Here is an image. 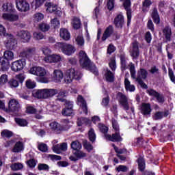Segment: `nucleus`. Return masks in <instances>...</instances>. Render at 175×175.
I'll return each mask as SVG.
<instances>
[{
	"instance_id": "obj_56",
	"label": "nucleus",
	"mask_w": 175,
	"mask_h": 175,
	"mask_svg": "<svg viewBox=\"0 0 175 175\" xmlns=\"http://www.w3.org/2000/svg\"><path fill=\"white\" fill-rule=\"evenodd\" d=\"M26 113H28V114H35V113H36V109L31 105H27L26 107Z\"/></svg>"
},
{
	"instance_id": "obj_19",
	"label": "nucleus",
	"mask_w": 175,
	"mask_h": 175,
	"mask_svg": "<svg viewBox=\"0 0 175 175\" xmlns=\"http://www.w3.org/2000/svg\"><path fill=\"white\" fill-rule=\"evenodd\" d=\"M43 60L46 64H53L55 62H59L61 61V56L59 55H51L44 57Z\"/></svg>"
},
{
	"instance_id": "obj_35",
	"label": "nucleus",
	"mask_w": 175,
	"mask_h": 175,
	"mask_svg": "<svg viewBox=\"0 0 175 175\" xmlns=\"http://www.w3.org/2000/svg\"><path fill=\"white\" fill-rule=\"evenodd\" d=\"M49 126L51 127V129H52L53 131H55V132L62 131V127H61V125H59L58 122H53L50 123Z\"/></svg>"
},
{
	"instance_id": "obj_45",
	"label": "nucleus",
	"mask_w": 175,
	"mask_h": 175,
	"mask_svg": "<svg viewBox=\"0 0 175 175\" xmlns=\"http://www.w3.org/2000/svg\"><path fill=\"white\" fill-rule=\"evenodd\" d=\"M15 121L18 125L20 126H27L28 125V122L24 119H20V118H15Z\"/></svg>"
},
{
	"instance_id": "obj_29",
	"label": "nucleus",
	"mask_w": 175,
	"mask_h": 175,
	"mask_svg": "<svg viewBox=\"0 0 175 175\" xmlns=\"http://www.w3.org/2000/svg\"><path fill=\"white\" fill-rule=\"evenodd\" d=\"M24 150V143L23 142H17L14 148H12V152H21Z\"/></svg>"
},
{
	"instance_id": "obj_47",
	"label": "nucleus",
	"mask_w": 175,
	"mask_h": 175,
	"mask_svg": "<svg viewBox=\"0 0 175 175\" xmlns=\"http://www.w3.org/2000/svg\"><path fill=\"white\" fill-rule=\"evenodd\" d=\"M98 129L100 132H102V133H104L105 137H106V135L107 133V131H109V128H107V126L103 125V124H98Z\"/></svg>"
},
{
	"instance_id": "obj_14",
	"label": "nucleus",
	"mask_w": 175,
	"mask_h": 175,
	"mask_svg": "<svg viewBox=\"0 0 175 175\" xmlns=\"http://www.w3.org/2000/svg\"><path fill=\"white\" fill-rule=\"evenodd\" d=\"M113 25L116 28L122 29L124 25H125V18H124V15L122 14H118L114 18Z\"/></svg>"
},
{
	"instance_id": "obj_2",
	"label": "nucleus",
	"mask_w": 175,
	"mask_h": 175,
	"mask_svg": "<svg viewBox=\"0 0 175 175\" xmlns=\"http://www.w3.org/2000/svg\"><path fill=\"white\" fill-rule=\"evenodd\" d=\"M57 94L55 89H38L32 92V96L36 99H47L50 96H54Z\"/></svg>"
},
{
	"instance_id": "obj_49",
	"label": "nucleus",
	"mask_w": 175,
	"mask_h": 175,
	"mask_svg": "<svg viewBox=\"0 0 175 175\" xmlns=\"http://www.w3.org/2000/svg\"><path fill=\"white\" fill-rule=\"evenodd\" d=\"M23 167H24V165L21 163H16L11 165V169L12 170H21Z\"/></svg>"
},
{
	"instance_id": "obj_10",
	"label": "nucleus",
	"mask_w": 175,
	"mask_h": 175,
	"mask_svg": "<svg viewBox=\"0 0 175 175\" xmlns=\"http://www.w3.org/2000/svg\"><path fill=\"white\" fill-rule=\"evenodd\" d=\"M77 105L80 106L79 113L85 114L86 116L88 114V108L87 107V103L84 100L82 96H78L77 98Z\"/></svg>"
},
{
	"instance_id": "obj_55",
	"label": "nucleus",
	"mask_w": 175,
	"mask_h": 175,
	"mask_svg": "<svg viewBox=\"0 0 175 175\" xmlns=\"http://www.w3.org/2000/svg\"><path fill=\"white\" fill-rule=\"evenodd\" d=\"M83 147L85 148V150H87V151H88V152L94 150V147L92 146V145H91V144H90V142L87 141L84 142Z\"/></svg>"
},
{
	"instance_id": "obj_61",
	"label": "nucleus",
	"mask_w": 175,
	"mask_h": 175,
	"mask_svg": "<svg viewBox=\"0 0 175 175\" xmlns=\"http://www.w3.org/2000/svg\"><path fill=\"white\" fill-rule=\"evenodd\" d=\"M42 51L46 57H49V55H51L50 54H51V50L47 46L42 48Z\"/></svg>"
},
{
	"instance_id": "obj_58",
	"label": "nucleus",
	"mask_w": 175,
	"mask_h": 175,
	"mask_svg": "<svg viewBox=\"0 0 175 175\" xmlns=\"http://www.w3.org/2000/svg\"><path fill=\"white\" fill-rule=\"evenodd\" d=\"M36 163H38V161H35L33 159H31L27 161V165L29 167H35V166H36Z\"/></svg>"
},
{
	"instance_id": "obj_7",
	"label": "nucleus",
	"mask_w": 175,
	"mask_h": 175,
	"mask_svg": "<svg viewBox=\"0 0 175 175\" xmlns=\"http://www.w3.org/2000/svg\"><path fill=\"white\" fill-rule=\"evenodd\" d=\"M148 75V72L144 68H141L138 70L137 74V81L141 88H147V85L144 83L142 79H143L144 80L147 79Z\"/></svg>"
},
{
	"instance_id": "obj_33",
	"label": "nucleus",
	"mask_w": 175,
	"mask_h": 175,
	"mask_svg": "<svg viewBox=\"0 0 175 175\" xmlns=\"http://www.w3.org/2000/svg\"><path fill=\"white\" fill-rule=\"evenodd\" d=\"M137 163L139 170H140V172H144V169H146V161L144 159L139 157L137 159Z\"/></svg>"
},
{
	"instance_id": "obj_37",
	"label": "nucleus",
	"mask_w": 175,
	"mask_h": 175,
	"mask_svg": "<svg viewBox=\"0 0 175 175\" xmlns=\"http://www.w3.org/2000/svg\"><path fill=\"white\" fill-rule=\"evenodd\" d=\"M151 0H144L142 3V10L143 12H148L150 6L152 5Z\"/></svg>"
},
{
	"instance_id": "obj_1",
	"label": "nucleus",
	"mask_w": 175,
	"mask_h": 175,
	"mask_svg": "<svg viewBox=\"0 0 175 175\" xmlns=\"http://www.w3.org/2000/svg\"><path fill=\"white\" fill-rule=\"evenodd\" d=\"M79 62L82 68L89 69L94 75L98 76V69H96V66L91 63V60H90V58H88L87 53L84 51L79 52Z\"/></svg>"
},
{
	"instance_id": "obj_54",
	"label": "nucleus",
	"mask_w": 175,
	"mask_h": 175,
	"mask_svg": "<svg viewBox=\"0 0 175 175\" xmlns=\"http://www.w3.org/2000/svg\"><path fill=\"white\" fill-rule=\"evenodd\" d=\"M130 73L132 79H136V80H137V78H136V70H135V65L133 64L130 66Z\"/></svg>"
},
{
	"instance_id": "obj_31",
	"label": "nucleus",
	"mask_w": 175,
	"mask_h": 175,
	"mask_svg": "<svg viewBox=\"0 0 175 175\" xmlns=\"http://www.w3.org/2000/svg\"><path fill=\"white\" fill-rule=\"evenodd\" d=\"M163 33L167 42H170L172 38V29L169 27H165L163 30Z\"/></svg>"
},
{
	"instance_id": "obj_38",
	"label": "nucleus",
	"mask_w": 175,
	"mask_h": 175,
	"mask_svg": "<svg viewBox=\"0 0 175 175\" xmlns=\"http://www.w3.org/2000/svg\"><path fill=\"white\" fill-rule=\"evenodd\" d=\"M72 27L75 29H79L81 25V22L80 21V18L77 17H74L72 19Z\"/></svg>"
},
{
	"instance_id": "obj_4",
	"label": "nucleus",
	"mask_w": 175,
	"mask_h": 175,
	"mask_svg": "<svg viewBox=\"0 0 175 175\" xmlns=\"http://www.w3.org/2000/svg\"><path fill=\"white\" fill-rule=\"evenodd\" d=\"M112 126L115 133L112 134V135L105 134V139L110 142H122V137H121V134L120 133V126L115 119L112 120Z\"/></svg>"
},
{
	"instance_id": "obj_41",
	"label": "nucleus",
	"mask_w": 175,
	"mask_h": 175,
	"mask_svg": "<svg viewBox=\"0 0 175 175\" xmlns=\"http://www.w3.org/2000/svg\"><path fill=\"white\" fill-rule=\"evenodd\" d=\"M8 75L3 74L0 77V87H3L6 83H8Z\"/></svg>"
},
{
	"instance_id": "obj_17",
	"label": "nucleus",
	"mask_w": 175,
	"mask_h": 175,
	"mask_svg": "<svg viewBox=\"0 0 175 175\" xmlns=\"http://www.w3.org/2000/svg\"><path fill=\"white\" fill-rule=\"evenodd\" d=\"M131 56L135 59L137 58L140 55V51H139V43L137 42H134L132 43V46L130 49Z\"/></svg>"
},
{
	"instance_id": "obj_36",
	"label": "nucleus",
	"mask_w": 175,
	"mask_h": 175,
	"mask_svg": "<svg viewBox=\"0 0 175 175\" xmlns=\"http://www.w3.org/2000/svg\"><path fill=\"white\" fill-rule=\"evenodd\" d=\"M105 78L107 81L111 83V81H114V74H113L110 70L107 69L105 72Z\"/></svg>"
},
{
	"instance_id": "obj_22",
	"label": "nucleus",
	"mask_w": 175,
	"mask_h": 175,
	"mask_svg": "<svg viewBox=\"0 0 175 175\" xmlns=\"http://www.w3.org/2000/svg\"><path fill=\"white\" fill-rule=\"evenodd\" d=\"M124 9L126 10L127 14V25L131 24V20L132 18V12H131V0H125L124 2Z\"/></svg>"
},
{
	"instance_id": "obj_24",
	"label": "nucleus",
	"mask_w": 175,
	"mask_h": 175,
	"mask_svg": "<svg viewBox=\"0 0 175 175\" xmlns=\"http://www.w3.org/2000/svg\"><path fill=\"white\" fill-rule=\"evenodd\" d=\"M35 48H27L21 52L20 57H22V58H29L35 54Z\"/></svg>"
},
{
	"instance_id": "obj_15",
	"label": "nucleus",
	"mask_w": 175,
	"mask_h": 175,
	"mask_svg": "<svg viewBox=\"0 0 175 175\" xmlns=\"http://www.w3.org/2000/svg\"><path fill=\"white\" fill-rule=\"evenodd\" d=\"M140 111L144 117H150L152 109H151V104L144 103L141 105Z\"/></svg>"
},
{
	"instance_id": "obj_8",
	"label": "nucleus",
	"mask_w": 175,
	"mask_h": 175,
	"mask_svg": "<svg viewBox=\"0 0 175 175\" xmlns=\"http://www.w3.org/2000/svg\"><path fill=\"white\" fill-rule=\"evenodd\" d=\"M116 98L124 110H126V111H127V110H129L131 105L129 104V103H128V97H126V96L121 92H118L117 94Z\"/></svg>"
},
{
	"instance_id": "obj_46",
	"label": "nucleus",
	"mask_w": 175,
	"mask_h": 175,
	"mask_svg": "<svg viewBox=\"0 0 175 175\" xmlns=\"http://www.w3.org/2000/svg\"><path fill=\"white\" fill-rule=\"evenodd\" d=\"M33 38L36 39V40H42V39H44V35L41 32H34L33 33Z\"/></svg>"
},
{
	"instance_id": "obj_27",
	"label": "nucleus",
	"mask_w": 175,
	"mask_h": 175,
	"mask_svg": "<svg viewBox=\"0 0 175 175\" xmlns=\"http://www.w3.org/2000/svg\"><path fill=\"white\" fill-rule=\"evenodd\" d=\"M114 32V28L112 25H109L108 27L106 28L102 40L105 42L107 38H110L111 36V34Z\"/></svg>"
},
{
	"instance_id": "obj_63",
	"label": "nucleus",
	"mask_w": 175,
	"mask_h": 175,
	"mask_svg": "<svg viewBox=\"0 0 175 175\" xmlns=\"http://www.w3.org/2000/svg\"><path fill=\"white\" fill-rule=\"evenodd\" d=\"M163 118V112H156L153 116V120H161Z\"/></svg>"
},
{
	"instance_id": "obj_62",
	"label": "nucleus",
	"mask_w": 175,
	"mask_h": 175,
	"mask_svg": "<svg viewBox=\"0 0 175 175\" xmlns=\"http://www.w3.org/2000/svg\"><path fill=\"white\" fill-rule=\"evenodd\" d=\"M38 170H49L50 167L47 164L40 163L38 165Z\"/></svg>"
},
{
	"instance_id": "obj_32",
	"label": "nucleus",
	"mask_w": 175,
	"mask_h": 175,
	"mask_svg": "<svg viewBox=\"0 0 175 175\" xmlns=\"http://www.w3.org/2000/svg\"><path fill=\"white\" fill-rule=\"evenodd\" d=\"M2 57L8 59V62L13 61L14 59V53L12 51H5Z\"/></svg>"
},
{
	"instance_id": "obj_52",
	"label": "nucleus",
	"mask_w": 175,
	"mask_h": 175,
	"mask_svg": "<svg viewBox=\"0 0 175 175\" xmlns=\"http://www.w3.org/2000/svg\"><path fill=\"white\" fill-rule=\"evenodd\" d=\"M1 136L3 137H12L13 136V133L9 130H3L1 132Z\"/></svg>"
},
{
	"instance_id": "obj_3",
	"label": "nucleus",
	"mask_w": 175,
	"mask_h": 175,
	"mask_svg": "<svg viewBox=\"0 0 175 175\" xmlns=\"http://www.w3.org/2000/svg\"><path fill=\"white\" fill-rule=\"evenodd\" d=\"M68 95L66 92H60L58 95V100L65 102L66 108L62 111L63 116H70L73 113V103L66 100L64 98Z\"/></svg>"
},
{
	"instance_id": "obj_23",
	"label": "nucleus",
	"mask_w": 175,
	"mask_h": 175,
	"mask_svg": "<svg viewBox=\"0 0 175 175\" xmlns=\"http://www.w3.org/2000/svg\"><path fill=\"white\" fill-rule=\"evenodd\" d=\"M64 79V72L61 70H54L53 73V80L55 83H61Z\"/></svg>"
},
{
	"instance_id": "obj_30",
	"label": "nucleus",
	"mask_w": 175,
	"mask_h": 175,
	"mask_svg": "<svg viewBox=\"0 0 175 175\" xmlns=\"http://www.w3.org/2000/svg\"><path fill=\"white\" fill-rule=\"evenodd\" d=\"M59 35L64 40H69L70 39V33L66 29H61Z\"/></svg>"
},
{
	"instance_id": "obj_28",
	"label": "nucleus",
	"mask_w": 175,
	"mask_h": 175,
	"mask_svg": "<svg viewBox=\"0 0 175 175\" xmlns=\"http://www.w3.org/2000/svg\"><path fill=\"white\" fill-rule=\"evenodd\" d=\"M45 6L47 8L46 12L48 13H54L58 10V7L50 2H46Z\"/></svg>"
},
{
	"instance_id": "obj_57",
	"label": "nucleus",
	"mask_w": 175,
	"mask_h": 175,
	"mask_svg": "<svg viewBox=\"0 0 175 175\" xmlns=\"http://www.w3.org/2000/svg\"><path fill=\"white\" fill-rule=\"evenodd\" d=\"M51 24L53 28H59V21L56 18L51 21Z\"/></svg>"
},
{
	"instance_id": "obj_48",
	"label": "nucleus",
	"mask_w": 175,
	"mask_h": 175,
	"mask_svg": "<svg viewBox=\"0 0 175 175\" xmlns=\"http://www.w3.org/2000/svg\"><path fill=\"white\" fill-rule=\"evenodd\" d=\"M25 84L27 88H35L36 87V82L31 79L27 80Z\"/></svg>"
},
{
	"instance_id": "obj_18",
	"label": "nucleus",
	"mask_w": 175,
	"mask_h": 175,
	"mask_svg": "<svg viewBox=\"0 0 175 175\" xmlns=\"http://www.w3.org/2000/svg\"><path fill=\"white\" fill-rule=\"evenodd\" d=\"M14 11L13 12H5L2 14V18L3 20H7V21H17L18 20V15L16 14Z\"/></svg>"
},
{
	"instance_id": "obj_34",
	"label": "nucleus",
	"mask_w": 175,
	"mask_h": 175,
	"mask_svg": "<svg viewBox=\"0 0 175 175\" xmlns=\"http://www.w3.org/2000/svg\"><path fill=\"white\" fill-rule=\"evenodd\" d=\"M77 124L79 126H81V125H89V124H91V120L85 118H79Z\"/></svg>"
},
{
	"instance_id": "obj_26",
	"label": "nucleus",
	"mask_w": 175,
	"mask_h": 175,
	"mask_svg": "<svg viewBox=\"0 0 175 175\" xmlns=\"http://www.w3.org/2000/svg\"><path fill=\"white\" fill-rule=\"evenodd\" d=\"M148 93L149 94V95H150V96H155V98H157L159 103H163V102L165 101V99L163 98V96L159 94L158 92H157L155 90L152 89H149L148 90Z\"/></svg>"
},
{
	"instance_id": "obj_39",
	"label": "nucleus",
	"mask_w": 175,
	"mask_h": 175,
	"mask_svg": "<svg viewBox=\"0 0 175 175\" xmlns=\"http://www.w3.org/2000/svg\"><path fill=\"white\" fill-rule=\"evenodd\" d=\"M152 17L155 24H159V22H160L159 14H158V10H157V9L153 10L152 12Z\"/></svg>"
},
{
	"instance_id": "obj_6",
	"label": "nucleus",
	"mask_w": 175,
	"mask_h": 175,
	"mask_svg": "<svg viewBox=\"0 0 175 175\" xmlns=\"http://www.w3.org/2000/svg\"><path fill=\"white\" fill-rule=\"evenodd\" d=\"M57 46L62 50V53L66 55H72V54L75 53V51H76L75 46L70 44L58 42Z\"/></svg>"
},
{
	"instance_id": "obj_44",
	"label": "nucleus",
	"mask_w": 175,
	"mask_h": 175,
	"mask_svg": "<svg viewBox=\"0 0 175 175\" xmlns=\"http://www.w3.org/2000/svg\"><path fill=\"white\" fill-rule=\"evenodd\" d=\"M88 136L90 142H95L96 139V135L95 134V131L93 129H91L88 132Z\"/></svg>"
},
{
	"instance_id": "obj_12",
	"label": "nucleus",
	"mask_w": 175,
	"mask_h": 175,
	"mask_svg": "<svg viewBox=\"0 0 175 175\" xmlns=\"http://www.w3.org/2000/svg\"><path fill=\"white\" fill-rule=\"evenodd\" d=\"M15 3L19 12H28L29 10V3L25 0H16Z\"/></svg>"
},
{
	"instance_id": "obj_16",
	"label": "nucleus",
	"mask_w": 175,
	"mask_h": 175,
	"mask_svg": "<svg viewBox=\"0 0 175 175\" xmlns=\"http://www.w3.org/2000/svg\"><path fill=\"white\" fill-rule=\"evenodd\" d=\"M29 72L31 75H34V76H39L40 77H42L46 75V70L44 68L39 67V66L38 67L34 66L30 68Z\"/></svg>"
},
{
	"instance_id": "obj_42",
	"label": "nucleus",
	"mask_w": 175,
	"mask_h": 175,
	"mask_svg": "<svg viewBox=\"0 0 175 175\" xmlns=\"http://www.w3.org/2000/svg\"><path fill=\"white\" fill-rule=\"evenodd\" d=\"M75 42L78 46H84L85 41H84V38L83 37L82 35L78 36L75 39Z\"/></svg>"
},
{
	"instance_id": "obj_11",
	"label": "nucleus",
	"mask_w": 175,
	"mask_h": 175,
	"mask_svg": "<svg viewBox=\"0 0 175 175\" xmlns=\"http://www.w3.org/2000/svg\"><path fill=\"white\" fill-rule=\"evenodd\" d=\"M25 65H27L25 59H19L12 62L11 69L14 72H20V70L24 69Z\"/></svg>"
},
{
	"instance_id": "obj_13",
	"label": "nucleus",
	"mask_w": 175,
	"mask_h": 175,
	"mask_svg": "<svg viewBox=\"0 0 175 175\" xmlns=\"http://www.w3.org/2000/svg\"><path fill=\"white\" fill-rule=\"evenodd\" d=\"M16 36L21 39L23 43H28L31 40V33L28 31L21 30L17 32Z\"/></svg>"
},
{
	"instance_id": "obj_40",
	"label": "nucleus",
	"mask_w": 175,
	"mask_h": 175,
	"mask_svg": "<svg viewBox=\"0 0 175 175\" xmlns=\"http://www.w3.org/2000/svg\"><path fill=\"white\" fill-rule=\"evenodd\" d=\"M109 66L113 72L117 69V64H116V57H111L109 62Z\"/></svg>"
},
{
	"instance_id": "obj_51",
	"label": "nucleus",
	"mask_w": 175,
	"mask_h": 175,
	"mask_svg": "<svg viewBox=\"0 0 175 175\" xmlns=\"http://www.w3.org/2000/svg\"><path fill=\"white\" fill-rule=\"evenodd\" d=\"M120 61L122 64V70H125L126 69V59H125V55H120Z\"/></svg>"
},
{
	"instance_id": "obj_64",
	"label": "nucleus",
	"mask_w": 175,
	"mask_h": 175,
	"mask_svg": "<svg viewBox=\"0 0 175 175\" xmlns=\"http://www.w3.org/2000/svg\"><path fill=\"white\" fill-rule=\"evenodd\" d=\"M124 85L125 88H135V85H131V81H129L128 78L124 79Z\"/></svg>"
},
{
	"instance_id": "obj_60",
	"label": "nucleus",
	"mask_w": 175,
	"mask_h": 175,
	"mask_svg": "<svg viewBox=\"0 0 175 175\" xmlns=\"http://www.w3.org/2000/svg\"><path fill=\"white\" fill-rule=\"evenodd\" d=\"M8 84L10 87H14V88H17V87H18V81L16 79H11L8 82Z\"/></svg>"
},
{
	"instance_id": "obj_50",
	"label": "nucleus",
	"mask_w": 175,
	"mask_h": 175,
	"mask_svg": "<svg viewBox=\"0 0 175 175\" xmlns=\"http://www.w3.org/2000/svg\"><path fill=\"white\" fill-rule=\"evenodd\" d=\"M39 28H40V31H42V32H47V31H49V29H50V25H49L46 23H41L39 25Z\"/></svg>"
},
{
	"instance_id": "obj_21",
	"label": "nucleus",
	"mask_w": 175,
	"mask_h": 175,
	"mask_svg": "<svg viewBox=\"0 0 175 175\" xmlns=\"http://www.w3.org/2000/svg\"><path fill=\"white\" fill-rule=\"evenodd\" d=\"M8 108L10 111H13L14 113L16 111H19L21 109L20 103H18L17 100L12 99L8 103Z\"/></svg>"
},
{
	"instance_id": "obj_25",
	"label": "nucleus",
	"mask_w": 175,
	"mask_h": 175,
	"mask_svg": "<svg viewBox=\"0 0 175 175\" xmlns=\"http://www.w3.org/2000/svg\"><path fill=\"white\" fill-rule=\"evenodd\" d=\"M10 68V62L4 57H0V70L1 72H6Z\"/></svg>"
},
{
	"instance_id": "obj_43",
	"label": "nucleus",
	"mask_w": 175,
	"mask_h": 175,
	"mask_svg": "<svg viewBox=\"0 0 175 175\" xmlns=\"http://www.w3.org/2000/svg\"><path fill=\"white\" fill-rule=\"evenodd\" d=\"M71 148L72 150H75L76 151H79L81 148V144L79 142V141H75L71 144Z\"/></svg>"
},
{
	"instance_id": "obj_5",
	"label": "nucleus",
	"mask_w": 175,
	"mask_h": 175,
	"mask_svg": "<svg viewBox=\"0 0 175 175\" xmlns=\"http://www.w3.org/2000/svg\"><path fill=\"white\" fill-rule=\"evenodd\" d=\"M73 79L76 80H79V75L75 68H70L66 70L64 78V83L65 84H70V83L73 81Z\"/></svg>"
},
{
	"instance_id": "obj_53",
	"label": "nucleus",
	"mask_w": 175,
	"mask_h": 175,
	"mask_svg": "<svg viewBox=\"0 0 175 175\" xmlns=\"http://www.w3.org/2000/svg\"><path fill=\"white\" fill-rule=\"evenodd\" d=\"M75 155L78 158V159H81V158H85V157H87V154L80 150H77Z\"/></svg>"
},
{
	"instance_id": "obj_59",
	"label": "nucleus",
	"mask_w": 175,
	"mask_h": 175,
	"mask_svg": "<svg viewBox=\"0 0 175 175\" xmlns=\"http://www.w3.org/2000/svg\"><path fill=\"white\" fill-rule=\"evenodd\" d=\"M44 18V16L42 13H37L34 14V21H42Z\"/></svg>"
},
{
	"instance_id": "obj_9",
	"label": "nucleus",
	"mask_w": 175,
	"mask_h": 175,
	"mask_svg": "<svg viewBox=\"0 0 175 175\" xmlns=\"http://www.w3.org/2000/svg\"><path fill=\"white\" fill-rule=\"evenodd\" d=\"M7 40L5 41V47L8 50H14L17 47V40L12 34L7 33L5 36Z\"/></svg>"
},
{
	"instance_id": "obj_20",
	"label": "nucleus",
	"mask_w": 175,
	"mask_h": 175,
	"mask_svg": "<svg viewBox=\"0 0 175 175\" xmlns=\"http://www.w3.org/2000/svg\"><path fill=\"white\" fill-rule=\"evenodd\" d=\"M1 9L3 12H5L7 13H13V12H16V10H14V5H13V3L8 1L3 3Z\"/></svg>"
}]
</instances>
